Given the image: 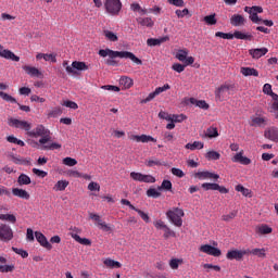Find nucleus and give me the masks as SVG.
Returning <instances> with one entry per match:
<instances>
[{
  "label": "nucleus",
  "mask_w": 278,
  "mask_h": 278,
  "mask_svg": "<svg viewBox=\"0 0 278 278\" xmlns=\"http://www.w3.org/2000/svg\"><path fill=\"white\" fill-rule=\"evenodd\" d=\"M9 125L10 127H15V129H23L29 138H40L39 141H30L33 147L41 146L42 151L62 149V144L60 143L53 142L49 144V142H51V130L45 127V125H37V127L31 130V123L17 118H10Z\"/></svg>",
  "instance_id": "nucleus-1"
},
{
  "label": "nucleus",
  "mask_w": 278,
  "mask_h": 278,
  "mask_svg": "<svg viewBox=\"0 0 278 278\" xmlns=\"http://www.w3.org/2000/svg\"><path fill=\"white\" fill-rule=\"evenodd\" d=\"M99 55L101 58H110L105 61V64L108 66H117L118 62L114 60L115 58H125L126 60H131V62H135V64L142 65V60H140L136 54L129 51H114L109 48L99 50Z\"/></svg>",
  "instance_id": "nucleus-2"
},
{
  "label": "nucleus",
  "mask_w": 278,
  "mask_h": 278,
  "mask_svg": "<svg viewBox=\"0 0 278 278\" xmlns=\"http://www.w3.org/2000/svg\"><path fill=\"white\" fill-rule=\"evenodd\" d=\"M167 218L175 225V227H181L184 225V216H186V213L179 207H174L173 210H169L166 212Z\"/></svg>",
  "instance_id": "nucleus-3"
},
{
  "label": "nucleus",
  "mask_w": 278,
  "mask_h": 278,
  "mask_svg": "<svg viewBox=\"0 0 278 278\" xmlns=\"http://www.w3.org/2000/svg\"><path fill=\"white\" fill-rule=\"evenodd\" d=\"M104 10L110 16H118L123 10V2L121 0H105Z\"/></svg>",
  "instance_id": "nucleus-4"
},
{
  "label": "nucleus",
  "mask_w": 278,
  "mask_h": 278,
  "mask_svg": "<svg viewBox=\"0 0 278 278\" xmlns=\"http://www.w3.org/2000/svg\"><path fill=\"white\" fill-rule=\"evenodd\" d=\"M14 239V230L8 224H0V241L10 242Z\"/></svg>",
  "instance_id": "nucleus-5"
},
{
  "label": "nucleus",
  "mask_w": 278,
  "mask_h": 278,
  "mask_svg": "<svg viewBox=\"0 0 278 278\" xmlns=\"http://www.w3.org/2000/svg\"><path fill=\"white\" fill-rule=\"evenodd\" d=\"M229 90H233V85L231 84H223L215 89V97L218 101H223L227 94H229Z\"/></svg>",
  "instance_id": "nucleus-6"
},
{
  "label": "nucleus",
  "mask_w": 278,
  "mask_h": 278,
  "mask_svg": "<svg viewBox=\"0 0 278 278\" xmlns=\"http://www.w3.org/2000/svg\"><path fill=\"white\" fill-rule=\"evenodd\" d=\"M130 177L134 181H140L142 184H155V177L152 175H144L142 173L131 172Z\"/></svg>",
  "instance_id": "nucleus-7"
},
{
  "label": "nucleus",
  "mask_w": 278,
  "mask_h": 278,
  "mask_svg": "<svg viewBox=\"0 0 278 278\" xmlns=\"http://www.w3.org/2000/svg\"><path fill=\"white\" fill-rule=\"evenodd\" d=\"M199 251L201 253H205L206 255H212L213 257H220L223 255V252L218 248H214L210 244H203L199 248Z\"/></svg>",
  "instance_id": "nucleus-8"
},
{
  "label": "nucleus",
  "mask_w": 278,
  "mask_h": 278,
  "mask_svg": "<svg viewBox=\"0 0 278 278\" xmlns=\"http://www.w3.org/2000/svg\"><path fill=\"white\" fill-rule=\"evenodd\" d=\"M184 105H197V108H201V110H210V104L205 102V100H197L194 98H185L182 100Z\"/></svg>",
  "instance_id": "nucleus-9"
},
{
  "label": "nucleus",
  "mask_w": 278,
  "mask_h": 278,
  "mask_svg": "<svg viewBox=\"0 0 278 278\" xmlns=\"http://www.w3.org/2000/svg\"><path fill=\"white\" fill-rule=\"evenodd\" d=\"M166 90H170V85L165 84L163 87H157L153 92L149 93L146 99L141 100L140 103H149V101H153L154 97L162 94V92H166Z\"/></svg>",
  "instance_id": "nucleus-10"
},
{
  "label": "nucleus",
  "mask_w": 278,
  "mask_h": 278,
  "mask_svg": "<svg viewBox=\"0 0 278 278\" xmlns=\"http://www.w3.org/2000/svg\"><path fill=\"white\" fill-rule=\"evenodd\" d=\"M244 255H249V251L247 250H231L226 254L227 260H236L240 262L243 260Z\"/></svg>",
  "instance_id": "nucleus-11"
},
{
  "label": "nucleus",
  "mask_w": 278,
  "mask_h": 278,
  "mask_svg": "<svg viewBox=\"0 0 278 278\" xmlns=\"http://www.w3.org/2000/svg\"><path fill=\"white\" fill-rule=\"evenodd\" d=\"M0 58H4V60H12V62H21V58L14 54V52L4 49L3 46L0 45Z\"/></svg>",
  "instance_id": "nucleus-12"
},
{
  "label": "nucleus",
  "mask_w": 278,
  "mask_h": 278,
  "mask_svg": "<svg viewBox=\"0 0 278 278\" xmlns=\"http://www.w3.org/2000/svg\"><path fill=\"white\" fill-rule=\"evenodd\" d=\"M194 178L195 179H200V180H203V179H214L216 181V180L220 179V176L218 174L205 170V172H197L194 174Z\"/></svg>",
  "instance_id": "nucleus-13"
},
{
  "label": "nucleus",
  "mask_w": 278,
  "mask_h": 278,
  "mask_svg": "<svg viewBox=\"0 0 278 278\" xmlns=\"http://www.w3.org/2000/svg\"><path fill=\"white\" fill-rule=\"evenodd\" d=\"M129 140H134L135 142H157V139L153 138L149 135H130Z\"/></svg>",
  "instance_id": "nucleus-14"
},
{
  "label": "nucleus",
  "mask_w": 278,
  "mask_h": 278,
  "mask_svg": "<svg viewBox=\"0 0 278 278\" xmlns=\"http://www.w3.org/2000/svg\"><path fill=\"white\" fill-rule=\"evenodd\" d=\"M89 217L91 218V220H94L96 223H98V227H100L102 231H112V227L105 224V222L101 220V216L94 213H89Z\"/></svg>",
  "instance_id": "nucleus-15"
},
{
  "label": "nucleus",
  "mask_w": 278,
  "mask_h": 278,
  "mask_svg": "<svg viewBox=\"0 0 278 278\" xmlns=\"http://www.w3.org/2000/svg\"><path fill=\"white\" fill-rule=\"evenodd\" d=\"M232 162L238 163V164H242L243 166H249V164H251V159L244 156V151H240L238 152L232 159Z\"/></svg>",
  "instance_id": "nucleus-16"
},
{
  "label": "nucleus",
  "mask_w": 278,
  "mask_h": 278,
  "mask_svg": "<svg viewBox=\"0 0 278 278\" xmlns=\"http://www.w3.org/2000/svg\"><path fill=\"white\" fill-rule=\"evenodd\" d=\"M35 237H36L37 242H39V244L41 247H43V249H47L48 251H51V249H53V245H51V243H49V240H47V237H45L42 235V232L36 231Z\"/></svg>",
  "instance_id": "nucleus-17"
},
{
  "label": "nucleus",
  "mask_w": 278,
  "mask_h": 278,
  "mask_svg": "<svg viewBox=\"0 0 278 278\" xmlns=\"http://www.w3.org/2000/svg\"><path fill=\"white\" fill-rule=\"evenodd\" d=\"M249 53L253 60H260V58H264L266 53H268L267 48H256V49H250Z\"/></svg>",
  "instance_id": "nucleus-18"
},
{
  "label": "nucleus",
  "mask_w": 278,
  "mask_h": 278,
  "mask_svg": "<svg viewBox=\"0 0 278 278\" xmlns=\"http://www.w3.org/2000/svg\"><path fill=\"white\" fill-rule=\"evenodd\" d=\"M168 40H170V38H168V36L155 39V38H149L147 40V45L148 47H160V45L164 43V42H168Z\"/></svg>",
  "instance_id": "nucleus-19"
},
{
  "label": "nucleus",
  "mask_w": 278,
  "mask_h": 278,
  "mask_svg": "<svg viewBox=\"0 0 278 278\" xmlns=\"http://www.w3.org/2000/svg\"><path fill=\"white\" fill-rule=\"evenodd\" d=\"M247 23V20L240 15V14H235L230 17V24L233 27H240Z\"/></svg>",
  "instance_id": "nucleus-20"
},
{
  "label": "nucleus",
  "mask_w": 278,
  "mask_h": 278,
  "mask_svg": "<svg viewBox=\"0 0 278 278\" xmlns=\"http://www.w3.org/2000/svg\"><path fill=\"white\" fill-rule=\"evenodd\" d=\"M23 71H25L27 75H30V77H40L42 75V72L40 70L29 65H24Z\"/></svg>",
  "instance_id": "nucleus-21"
},
{
  "label": "nucleus",
  "mask_w": 278,
  "mask_h": 278,
  "mask_svg": "<svg viewBox=\"0 0 278 278\" xmlns=\"http://www.w3.org/2000/svg\"><path fill=\"white\" fill-rule=\"evenodd\" d=\"M240 73L244 77H260V72L253 67H241Z\"/></svg>",
  "instance_id": "nucleus-22"
},
{
  "label": "nucleus",
  "mask_w": 278,
  "mask_h": 278,
  "mask_svg": "<svg viewBox=\"0 0 278 278\" xmlns=\"http://www.w3.org/2000/svg\"><path fill=\"white\" fill-rule=\"evenodd\" d=\"M264 137L267 138V140H271L273 142H278V129L269 128L265 130Z\"/></svg>",
  "instance_id": "nucleus-23"
},
{
  "label": "nucleus",
  "mask_w": 278,
  "mask_h": 278,
  "mask_svg": "<svg viewBox=\"0 0 278 278\" xmlns=\"http://www.w3.org/2000/svg\"><path fill=\"white\" fill-rule=\"evenodd\" d=\"M12 194L14 197H18V199H25L26 201H29V192H27L25 189H20V188H13L12 189Z\"/></svg>",
  "instance_id": "nucleus-24"
},
{
  "label": "nucleus",
  "mask_w": 278,
  "mask_h": 278,
  "mask_svg": "<svg viewBox=\"0 0 278 278\" xmlns=\"http://www.w3.org/2000/svg\"><path fill=\"white\" fill-rule=\"evenodd\" d=\"M266 123H268V118L257 116V117H252L250 125L251 127H264L266 126Z\"/></svg>",
  "instance_id": "nucleus-25"
},
{
  "label": "nucleus",
  "mask_w": 278,
  "mask_h": 278,
  "mask_svg": "<svg viewBox=\"0 0 278 278\" xmlns=\"http://www.w3.org/2000/svg\"><path fill=\"white\" fill-rule=\"evenodd\" d=\"M70 236L78 242V244H84V247H90L92 244V241L90 239L81 238L76 232H71Z\"/></svg>",
  "instance_id": "nucleus-26"
},
{
  "label": "nucleus",
  "mask_w": 278,
  "mask_h": 278,
  "mask_svg": "<svg viewBox=\"0 0 278 278\" xmlns=\"http://www.w3.org/2000/svg\"><path fill=\"white\" fill-rule=\"evenodd\" d=\"M247 251L249 252L248 255H255L256 257H261L264 258L266 257V249L262 248H255L252 250L247 249Z\"/></svg>",
  "instance_id": "nucleus-27"
},
{
  "label": "nucleus",
  "mask_w": 278,
  "mask_h": 278,
  "mask_svg": "<svg viewBox=\"0 0 278 278\" xmlns=\"http://www.w3.org/2000/svg\"><path fill=\"white\" fill-rule=\"evenodd\" d=\"M68 180H59L53 187L54 192H64L68 188Z\"/></svg>",
  "instance_id": "nucleus-28"
},
{
  "label": "nucleus",
  "mask_w": 278,
  "mask_h": 278,
  "mask_svg": "<svg viewBox=\"0 0 278 278\" xmlns=\"http://www.w3.org/2000/svg\"><path fill=\"white\" fill-rule=\"evenodd\" d=\"M104 266H106V268H122L123 264H121V262L114 261L112 258H105L103 261Z\"/></svg>",
  "instance_id": "nucleus-29"
},
{
  "label": "nucleus",
  "mask_w": 278,
  "mask_h": 278,
  "mask_svg": "<svg viewBox=\"0 0 278 278\" xmlns=\"http://www.w3.org/2000/svg\"><path fill=\"white\" fill-rule=\"evenodd\" d=\"M233 38H237V40H253V35L251 34H244L240 30H236L232 34Z\"/></svg>",
  "instance_id": "nucleus-30"
},
{
  "label": "nucleus",
  "mask_w": 278,
  "mask_h": 278,
  "mask_svg": "<svg viewBox=\"0 0 278 278\" xmlns=\"http://www.w3.org/2000/svg\"><path fill=\"white\" fill-rule=\"evenodd\" d=\"M72 68H73V71H88L89 67L86 64V62L74 61L72 63Z\"/></svg>",
  "instance_id": "nucleus-31"
},
{
  "label": "nucleus",
  "mask_w": 278,
  "mask_h": 278,
  "mask_svg": "<svg viewBox=\"0 0 278 278\" xmlns=\"http://www.w3.org/2000/svg\"><path fill=\"white\" fill-rule=\"evenodd\" d=\"M203 147H205V144L201 141H194L193 143H187L185 146V149H189L190 151H197L203 149Z\"/></svg>",
  "instance_id": "nucleus-32"
},
{
  "label": "nucleus",
  "mask_w": 278,
  "mask_h": 278,
  "mask_svg": "<svg viewBox=\"0 0 278 278\" xmlns=\"http://www.w3.org/2000/svg\"><path fill=\"white\" fill-rule=\"evenodd\" d=\"M146 166H148L149 168H153V166H166V163L157 159H149L148 161H146Z\"/></svg>",
  "instance_id": "nucleus-33"
},
{
  "label": "nucleus",
  "mask_w": 278,
  "mask_h": 278,
  "mask_svg": "<svg viewBox=\"0 0 278 278\" xmlns=\"http://www.w3.org/2000/svg\"><path fill=\"white\" fill-rule=\"evenodd\" d=\"M119 84H121V86H124V88L126 90H128V88H131V86H134V79H131L130 77H127V76H123L119 79Z\"/></svg>",
  "instance_id": "nucleus-34"
},
{
  "label": "nucleus",
  "mask_w": 278,
  "mask_h": 278,
  "mask_svg": "<svg viewBox=\"0 0 278 278\" xmlns=\"http://www.w3.org/2000/svg\"><path fill=\"white\" fill-rule=\"evenodd\" d=\"M18 186H29L31 184V178L26 174H21L17 178Z\"/></svg>",
  "instance_id": "nucleus-35"
},
{
  "label": "nucleus",
  "mask_w": 278,
  "mask_h": 278,
  "mask_svg": "<svg viewBox=\"0 0 278 278\" xmlns=\"http://www.w3.org/2000/svg\"><path fill=\"white\" fill-rule=\"evenodd\" d=\"M256 233L261 236H266L268 233H273V228L268 227V225H261L256 228Z\"/></svg>",
  "instance_id": "nucleus-36"
},
{
  "label": "nucleus",
  "mask_w": 278,
  "mask_h": 278,
  "mask_svg": "<svg viewBox=\"0 0 278 278\" xmlns=\"http://www.w3.org/2000/svg\"><path fill=\"white\" fill-rule=\"evenodd\" d=\"M137 22L142 27H153V25H154V22H153V20L151 17H146V18L139 17L137 20Z\"/></svg>",
  "instance_id": "nucleus-37"
},
{
  "label": "nucleus",
  "mask_w": 278,
  "mask_h": 278,
  "mask_svg": "<svg viewBox=\"0 0 278 278\" xmlns=\"http://www.w3.org/2000/svg\"><path fill=\"white\" fill-rule=\"evenodd\" d=\"M206 25H216L218 23V20H216V13H213L211 15H206L202 20Z\"/></svg>",
  "instance_id": "nucleus-38"
},
{
  "label": "nucleus",
  "mask_w": 278,
  "mask_h": 278,
  "mask_svg": "<svg viewBox=\"0 0 278 278\" xmlns=\"http://www.w3.org/2000/svg\"><path fill=\"white\" fill-rule=\"evenodd\" d=\"M205 138H218V128L208 127L205 132Z\"/></svg>",
  "instance_id": "nucleus-39"
},
{
  "label": "nucleus",
  "mask_w": 278,
  "mask_h": 278,
  "mask_svg": "<svg viewBox=\"0 0 278 278\" xmlns=\"http://www.w3.org/2000/svg\"><path fill=\"white\" fill-rule=\"evenodd\" d=\"M103 35L106 40H110L111 42H118V36H116L112 30H103Z\"/></svg>",
  "instance_id": "nucleus-40"
},
{
  "label": "nucleus",
  "mask_w": 278,
  "mask_h": 278,
  "mask_svg": "<svg viewBox=\"0 0 278 278\" xmlns=\"http://www.w3.org/2000/svg\"><path fill=\"white\" fill-rule=\"evenodd\" d=\"M62 114V108L55 106L51 111L48 112V118H58V116H61Z\"/></svg>",
  "instance_id": "nucleus-41"
},
{
  "label": "nucleus",
  "mask_w": 278,
  "mask_h": 278,
  "mask_svg": "<svg viewBox=\"0 0 278 278\" xmlns=\"http://www.w3.org/2000/svg\"><path fill=\"white\" fill-rule=\"evenodd\" d=\"M181 264H184V260L181 258H172L169 261V267L172 268V270H177L179 266H181Z\"/></svg>",
  "instance_id": "nucleus-42"
},
{
  "label": "nucleus",
  "mask_w": 278,
  "mask_h": 278,
  "mask_svg": "<svg viewBox=\"0 0 278 278\" xmlns=\"http://www.w3.org/2000/svg\"><path fill=\"white\" fill-rule=\"evenodd\" d=\"M188 58V50L187 49H180L176 53V59L179 60V62H186V59Z\"/></svg>",
  "instance_id": "nucleus-43"
},
{
  "label": "nucleus",
  "mask_w": 278,
  "mask_h": 278,
  "mask_svg": "<svg viewBox=\"0 0 278 278\" xmlns=\"http://www.w3.org/2000/svg\"><path fill=\"white\" fill-rule=\"evenodd\" d=\"M0 220H7L14 225L16 223V216L14 214H0Z\"/></svg>",
  "instance_id": "nucleus-44"
},
{
  "label": "nucleus",
  "mask_w": 278,
  "mask_h": 278,
  "mask_svg": "<svg viewBox=\"0 0 278 278\" xmlns=\"http://www.w3.org/2000/svg\"><path fill=\"white\" fill-rule=\"evenodd\" d=\"M163 231H164L163 238L165 240H168V238H177V233L173 229H170L168 226Z\"/></svg>",
  "instance_id": "nucleus-45"
},
{
  "label": "nucleus",
  "mask_w": 278,
  "mask_h": 278,
  "mask_svg": "<svg viewBox=\"0 0 278 278\" xmlns=\"http://www.w3.org/2000/svg\"><path fill=\"white\" fill-rule=\"evenodd\" d=\"M11 160L14 164H23L24 166H29L30 162L27 159L11 156Z\"/></svg>",
  "instance_id": "nucleus-46"
},
{
  "label": "nucleus",
  "mask_w": 278,
  "mask_h": 278,
  "mask_svg": "<svg viewBox=\"0 0 278 278\" xmlns=\"http://www.w3.org/2000/svg\"><path fill=\"white\" fill-rule=\"evenodd\" d=\"M7 140L11 142V144H18V147H25V141L17 139L14 136L7 137Z\"/></svg>",
  "instance_id": "nucleus-47"
},
{
  "label": "nucleus",
  "mask_w": 278,
  "mask_h": 278,
  "mask_svg": "<svg viewBox=\"0 0 278 278\" xmlns=\"http://www.w3.org/2000/svg\"><path fill=\"white\" fill-rule=\"evenodd\" d=\"M215 36L216 38H224V40H233V34L231 33L217 31Z\"/></svg>",
  "instance_id": "nucleus-48"
},
{
  "label": "nucleus",
  "mask_w": 278,
  "mask_h": 278,
  "mask_svg": "<svg viewBox=\"0 0 278 278\" xmlns=\"http://www.w3.org/2000/svg\"><path fill=\"white\" fill-rule=\"evenodd\" d=\"M0 97H1V99H3V101H8L9 103H17L16 98H14L3 91H0Z\"/></svg>",
  "instance_id": "nucleus-49"
},
{
  "label": "nucleus",
  "mask_w": 278,
  "mask_h": 278,
  "mask_svg": "<svg viewBox=\"0 0 278 278\" xmlns=\"http://www.w3.org/2000/svg\"><path fill=\"white\" fill-rule=\"evenodd\" d=\"M236 190H237V192H241V194H243V197L251 195V190L244 188V186H242V185H237Z\"/></svg>",
  "instance_id": "nucleus-50"
},
{
  "label": "nucleus",
  "mask_w": 278,
  "mask_h": 278,
  "mask_svg": "<svg viewBox=\"0 0 278 278\" xmlns=\"http://www.w3.org/2000/svg\"><path fill=\"white\" fill-rule=\"evenodd\" d=\"M206 160H220V153L217 151H208L205 154Z\"/></svg>",
  "instance_id": "nucleus-51"
},
{
  "label": "nucleus",
  "mask_w": 278,
  "mask_h": 278,
  "mask_svg": "<svg viewBox=\"0 0 278 278\" xmlns=\"http://www.w3.org/2000/svg\"><path fill=\"white\" fill-rule=\"evenodd\" d=\"M147 194L148 197H152V199H159V197H162V193L154 188L148 189Z\"/></svg>",
  "instance_id": "nucleus-52"
},
{
  "label": "nucleus",
  "mask_w": 278,
  "mask_h": 278,
  "mask_svg": "<svg viewBox=\"0 0 278 278\" xmlns=\"http://www.w3.org/2000/svg\"><path fill=\"white\" fill-rule=\"evenodd\" d=\"M244 12H247L248 14H251L253 12H258V14H262V12H264V9H262V7H245Z\"/></svg>",
  "instance_id": "nucleus-53"
},
{
  "label": "nucleus",
  "mask_w": 278,
  "mask_h": 278,
  "mask_svg": "<svg viewBox=\"0 0 278 278\" xmlns=\"http://www.w3.org/2000/svg\"><path fill=\"white\" fill-rule=\"evenodd\" d=\"M257 14H260L258 11H253L250 14V21H252V23H256L257 25H260V23H262V18H260V16H257Z\"/></svg>",
  "instance_id": "nucleus-54"
},
{
  "label": "nucleus",
  "mask_w": 278,
  "mask_h": 278,
  "mask_svg": "<svg viewBox=\"0 0 278 278\" xmlns=\"http://www.w3.org/2000/svg\"><path fill=\"white\" fill-rule=\"evenodd\" d=\"M63 164L65 166H77V160H75L71 156H67V157L63 159Z\"/></svg>",
  "instance_id": "nucleus-55"
},
{
  "label": "nucleus",
  "mask_w": 278,
  "mask_h": 278,
  "mask_svg": "<svg viewBox=\"0 0 278 278\" xmlns=\"http://www.w3.org/2000/svg\"><path fill=\"white\" fill-rule=\"evenodd\" d=\"M135 212H137V214H139V216L142 218V220H144V223L151 222V217H149V214L144 213L140 208H136Z\"/></svg>",
  "instance_id": "nucleus-56"
},
{
  "label": "nucleus",
  "mask_w": 278,
  "mask_h": 278,
  "mask_svg": "<svg viewBox=\"0 0 278 278\" xmlns=\"http://www.w3.org/2000/svg\"><path fill=\"white\" fill-rule=\"evenodd\" d=\"M43 60L45 62H52L53 64L58 62L56 55L54 53H45Z\"/></svg>",
  "instance_id": "nucleus-57"
},
{
  "label": "nucleus",
  "mask_w": 278,
  "mask_h": 278,
  "mask_svg": "<svg viewBox=\"0 0 278 278\" xmlns=\"http://www.w3.org/2000/svg\"><path fill=\"white\" fill-rule=\"evenodd\" d=\"M159 190H173V182H170V180H163Z\"/></svg>",
  "instance_id": "nucleus-58"
},
{
  "label": "nucleus",
  "mask_w": 278,
  "mask_h": 278,
  "mask_svg": "<svg viewBox=\"0 0 278 278\" xmlns=\"http://www.w3.org/2000/svg\"><path fill=\"white\" fill-rule=\"evenodd\" d=\"M172 70L175 71L176 73H184V71H186V65L180 63H175L172 65Z\"/></svg>",
  "instance_id": "nucleus-59"
},
{
  "label": "nucleus",
  "mask_w": 278,
  "mask_h": 278,
  "mask_svg": "<svg viewBox=\"0 0 278 278\" xmlns=\"http://www.w3.org/2000/svg\"><path fill=\"white\" fill-rule=\"evenodd\" d=\"M12 251H14V253H16L17 255H21V257H23V258L29 257V253H27V251H25L23 249L12 248Z\"/></svg>",
  "instance_id": "nucleus-60"
},
{
  "label": "nucleus",
  "mask_w": 278,
  "mask_h": 278,
  "mask_svg": "<svg viewBox=\"0 0 278 278\" xmlns=\"http://www.w3.org/2000/svg\"><path fill=\"white\" fill-rule=\"evenodd\" d=\"M62 105H64L65 108H70L71 110H77L79 108L76 102H73L71 100L64 101Z\"/></svg>",
  "instance_id": "nucleus-61"
},
{
  "label": "nucleus",
  "mask_w": 278,
  "mask_h": 278,
  "mask_svg": "<svg viewBox=\"0 0 278 278\" xmlns=\"http://www.w3.org/2000/svg\"><path fill=\"white\" fill-rule=\"evenodd\" d=\"M88 190H90V192H94V191L99 192V190H101V185H99L98 182L91 181L88 185Z\"/></svg>",
  "instance_id": "nucleus-62"
},
{
  "label": "nucleus",
  "mask_w": 278,
  "mask_h": 278,
  "mask_svg": "<svg viewBox=\"0 0 278 278\" xmlns=\"http://www.w3.org/2000/svg\"><path fill=\"white\" fill-rule=\"evenodd\" d=\"M186 115L180 114V115H172L170 123H181L182 121H186Z\"/></svg>",
  "instance_id": "nucleus-63"
},
{
  "label": "nucleus",
  "mask_w": 278,
  "mask_h": 278,
  "mask_svg": "<svg viewBox=\"0 0 278 278\" xmlns=\"http://www.w3.org/2000/svg\"><path fill=\"white\" fill-rule=\"evenodd\" d=\"M202 188L205 190H216V184L215 182H204L202 184Z\"/></svg>",
  "instance_id": "nucleus-64"
}]
</instances>
